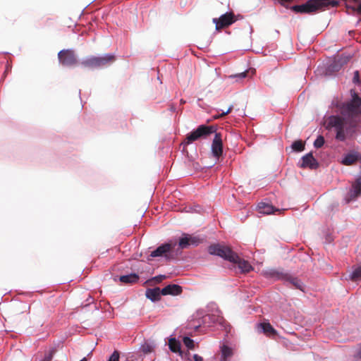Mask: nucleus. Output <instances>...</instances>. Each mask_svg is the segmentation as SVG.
Instances as JSON below:
<instances>
[{"mask_svg": "<svg viewBox=\"0 0 361 361\" xmlns=\"http://www.w3.org/2000/svg\"><path fill=\"white\" fill-rule=\"evenodd\" d=\"M325 142L324 137L322 135H319L314 142V146L316 148H321Z\"/></svg>", "mask_w": 361, "mask_h": 361, "instance_id": "29", "label": "nucleus"}, {"mask_svg": "<svg viewBox=\"0 0 361 361\" xmlns=\"http://www.w3.org/2000/svg\"><path fill=\"white\" fill-rule=\"evenodd\" d=\"M248 73H249L248 71H245L244 72H242V73H240L238 74L231 75H229L228 78H233V79L235 78V79H236V80H240L245 78L247 76Z\"/></svg>", "mask_w": 361, "mask_h": 361, "instance_id": "28", "label": "nucleus"}, {"mask_svg": "<svg viewBox=\"0 0 361 361\" xmlns=\"http://www.w3.org/2000/svg\"><path fill=\"white\" fill-rule=\"evenodd\" d=\"M155 345L153 343H145L141 346V350L145 354L150 353L153 352Z\"/></svg>", "mask_w": 361, "mask_h": 361, "instance_id": "24", "label": "nucleus"}, {"mask_svg": "<svg viewBox=\"0 0 361 361\" xmlns=\"http://www.w3.org/2000/svg\"><path fill=\"white\" fill-rule=\"evenodd\" d=\"M115 60V56L107 54L102 56H90L81 62V64L87 68H97L104 67Z\"/></svg>", "mask_w": 361, "mask_h": 361, "instance_id": "4", "label": "nucleus"}, {"mask_svg": "<svg viewBox=\"0 0 361 361\" xmlns=\"http://www.w3.org/2000/svg\"><path fill=\"white\" fill-rule=\"evenodd\" d=\"M271 276H272V279L276 277V273L275 271H272V274H271Z\"/></svg>", "mask_w": 361, "mask_h": 361, "instance_id": "42", "label": "nucleus"}, {"mask_svg": "<svg viewBox=\"0 0 361 361\" xmlns=\"http://www.w3.org/2000/svg\"><path fill=\"white\" fill-rule=\"evenodd\" d=\"M193 359L195 361H202L203 360V358L197 354H195L193 355Z\"/></svg>", "mask_w": 361, "mask_h": 361, "instance_id": "35", "label": "nucleus"}, {"mask_svg": "<svg viewBox=\"0 0 361 361\" xmlns=\"http://www.w3.org/2000/svg\"><path fill=\"white\" fill-rule=\"evenodd\" d=\"M354 80L357 81L359 80V72L357 71L355 72Z\"/></svg>", "mask_w": 361, "mask_h": 361, "instance_id": "39", "label": "nucleus"}, {"mask_svg": "<svg viewBox=\"0 0 361 361\" xmlns=\"http://www.w3.org/2000/svg\"><path fill=\"white\" fill-rule=\"evenodd\" d=\"M208 252L212 255H216L232 263L238 264L242 273H248L253 269L252 265L246 260L241 259L230 247L219 244L212 245L208 247Z\"/></svg>", "mask_w": 361, "mask_h": 361, "instance_id": "1", "label": "nucleus"}, {"mask_svg": "<svg viewBox=\"0 0 361 361\" xmlns=\"http://www.w3.org/2000/svg\"><path fill=\"white\" fill-rule=\"evenodd\" d=\"M348 109L353 114L361 113V98L356 94H355L352 101L349 103Z\"/></svg>", "mask_w": 361, "mask_h": 361, "instance_id": "13", "label": "nucleus"}, {"mask_svg": "<svg viewBox=\"0 0 361 361\" xmlns=\"http://www.w3.org/2000/svg\"><path fill=\"white\" fill-rule=\"evenodd\" d=\"M80 361H87V359L85 357H83L82 360H80Z\"/></svg>", "mask_w": 361, "mask_h": 361, "instance_id": "44", "label": "nucleus"}, {"mask_svg": "<svg viewBox=\"0 0 361 361\" xmlns=\"http://www.w3.org/2000/svg\"><path fill=\"white\" fill-rule=\"evenodd\" d=\"M354 192L356 196H358L361 194V177L357 178L353 185Z\"/></svg>", "mask_w": 361, "mask_h": 361, "instance_id": "27", "label": "nucleus"}, {"mask_svg": "<svg viewBox=\"0 0 361 361\" xmlns=\"http://www.w3.org/2000/svg\"><path fill=\"white\" fill-rule=\"evenodd\" d=\"M235 20L234 14L232 12H227L219 18H214L213 23L216 25V29L219 30L232 25Z\"/></svg>", "mask_w": 361, "mask_h": 361, "instance_id": "8", "label": "nucleus"}, {"mask_svg": "<svg viewBox=\"0 0 361 361\" xmlns=\"http://www.w3.org/2000/svg\"><path fill=\"white\" fill-rule=\"evenodd\" d=\"M281 210H280L279 209H276L274 206H272V211H271L272 215L276 214L277 212H281Z\"/></svg>", "mask_w": 361, "mask_h": 361, "instance_id": "38", "label": "nucleus"}, {"mask_svg": "<svg viewBox=\"0 0 361 361\" xmlns=\"http://www.w3.org/2000/svg\"><path fill=\"white\" fill-rule=\"evenodd\" d=\"M212 153L214 157L219 159L223 154V141L222 136L220 133H216L214 135L212 143Z\"/></svg>", "mask_w": 361, "mask_h": 361, "instance_id": "9", "label": "nucleus"}, {"mask_svg": "<svg viewBox=\"0 0 361 361\" xmlns=\"http://www.w3.org/2000/svg\"><path fill=\"white\" fill-rule=\"evenodd\" d=\"M257 329L259 333H264L267 336L271 335V324L268 322L259 323L256 325Z\"/></svg>", "mask_w": 361, "mask_h": 361, "instance_id": "19", "label": "nucleus"}, {"mask_svg": "<svg viewBox=\"0 0 361 361\" xmlns=\"http://www.w3.org/2000/svg\"><path fill=\"white\" fill-rule=\"evenodd\" d=\"M139 276L138 274L135 273H131L130 274L121 276L119 278V281L122 283L126 284H133L138 281L139 280Z\"/></svg>", "mask_w": 361, "mask_h": 361, "instance_id": "15", "label": "nucleus"}, {"mask_svg": "<svg viewBox=\"0 0 361 361\" xmlns=\"http://www.w3.org/2000/svg\"><path fill=\"white\" fill-rule=\"evenodd\" d=\"M334 128L336 132L345 128V122L344 118L338 116H331L328 118L326 128L330 129Z\"/></svg>", "mask_w": 361, "mask_h": 361, "instance_id": "10", "label": "nucleus"}, {"mask_svg": "<svg viewBox=\"0 0 361 361\" xmlns=\"http://www.w3.org/2000/svg\"><path fill=\"white\" fill-rule=\"evenodd\" d=\"M107 361H119V353L117 350L114 351Z\"/></svg>", "mask_w": 361, "mask_h": 361, "instance_id": "32", "label": "nucleus"}, {"mask_svg": "<svg viewBox=\"0 0 361 361\" xmlns=\"http://www.w3.org/2000/svg\"><path fill=\"white\" fill-rule=\"evenodd\" d=\"M359 160V157L355 153L348 154L341 161L342 164L345 166H350L354 164Z\"/></svg>", "mask_w": 361, "mask_h": 361, "instance_id": "17", "label": "nucleus"}, {"mask_svg": "<svg viewBox=\"0 0 361 361\" xmlns=\"http://www.w3.org/2000/svg\"><path fill=\"white\" fill-rule=\"evenodd\" d=\"M293 0H277V2L281 6L288 8L289 4H290Z\"/></svg>", "mask_w": 361, "mask_h": 361, "instance_id": "33", "label": "nucleus"}, {"mask_svg": "<svg viewBox=\"0 0 361 361\" xmlns=\"http://www.w3.org/2000/svg\"><path fill=\"white\" fill-rule=\"evenodd\" d=\"M353 10L356 11L357 13L361 14V3L356 7H353Z\"/></svg>", "mask_w": 361, "mask_h": 361, "instance_id": "36", "label": "nucleus"}, {"mask_svg": "<svg viewBox=\"0 0 361 361\" xmlns=\"http://www.w3.org/2000/svg\"><path fill=\"white\" fill-rule=\"evenodd\" d=\"M52 356L51 355H46L41 361H51Z\"/></svg>", "mask_w": 361, "mask_h": 361, "instance_id": "37", "label": "nucleus"}, {"mask_svg": "<svg viewBox=\"0 0 361 361\" xmlns=\"http://www.w3.org/2000/svg\"><path fill=\"white\" fill-rule=\"evenodd\" d=\"M207 319H208L211 323L218 324L222 326H224L226 322L224 317L221 315H220L219 312H217V314H212L204 317L203 318L204 322H206Z\"/></svg>", "mask_w": 361, "mask_h": 361, "instance_id": "14", "label": "nucleus"}, {"mask_svg": "<svg viewBox=\"0 0 361 361\" xmlns=\"http://www.w3.org/2000/svg\"><path fill=\"white\" fill-rule=\"evenodd\" d=\"M164 278H165V276H164V275H160L159 276L155 277V279H157L159 281H161Z\"/></svg>", "mask_w": 361, "mask_h": 361, "instance_id": "40", "label": "nucleus"}, {"mask_svg": "<svg viewBox=\"0 0 361 361\" xmlns=\"http://www.w3.org/2000/svg\"><path fill=\"white\" fill-rule=\"evenodd\" d=\"M172 249V244H162L150 253L147 259L151 260V259L154 257H164L166 259L170 260L173 257Z\"/></svg>", "mask_w": 361, "mask_h": 361, "instance_id": "7", "label": "nucleus"}, {"mask_svg": "<svg viewBox=\"0 0 361 361\" xmlns=\"http://www.w3.org/2000/svg\"><path fill=\"white\" fill-rule=\"evenodd\" d=\"M355 357L361 358V344L357 348L356 353L355 354Z\"/></svg>", "mask_w": 361, "mask_h": 361, "instance_id": "34", "label": "nucleus"}, {"mask_svg": "<svg viewBox=\"0 0 361 361\" xmlns=\"http://www.w3.org/2000/svg\"><path fill=\"white\" fill-rule=\"evenodd\" d=\"M59 63L63 66H73L78 63L75 51L73 49H63L58 54Z\"/></svg>", "mask_w": 361, "mask_h": 361, "instance_id": "5", "label": "nucleus"}, {"mask_svg": "<svg viewBox=\"0 0 361 361\" xmlns=\"http://www.w3.org/2000/svg\"><path fill=\"white\" fill-rule=\"evenodd\" d=\"M318 166V163L312 153H309L302 158L301 168H307L314 169Z\"/></svg>", "mask_w": 361, "mask_h": 361, "instance_id": "11", "label": "nucleus"}, {"mask_svg": "<svg viewBox=\"0 0 361 361\" xmlns=\"http://www.w3.org/2000/svg\"><path fill=\"white\" fill-rule=\"evenodd\" d=\"M292 148L294 151L301 152L305 149V144L302 140H297L292 144Z\"/></svg>", "mask_w": 361, "mask_h": 361, "instance_id": "25", "label": "nucleus"}, {"mask_svg": "<svg viewBox=\"0 0 361 361\" xmlns=\"http://www.w3.org/2000/svg\"><path fill=\"white\" fill-rule=\"evenodd\" d=\"M204 239L200 235L183 233L179 239L178 246L180 249H186L190 246L196 247L203 242Z\"/></svg>", "mask_w": 361, "mask_h": 361, "instance_id": "6", "label": "nucleus"}, {"mask_svg": "<svg viewBox=\"0 0 361 361\" xmlns=\"http://www.w3.org/2000/svg\"><path fill=\"white\" fill-rule=\"evenodd\" d=\"M338 4L336 0H309L304 4L293 6L290 8L295 13H312Z\"/></svg>", "mask_w": 361, "mask_h": 361, "instance_id": "2", "label": "nucleus"}, {"mask_svg": "<svg viewBox=\"0 0 361 361\" xmlns=\"http://www.w3.org/2000/svg\"><path fill=\"white\" fill-rule=\"evenodd\" d=\"M271 331H272V336L276 333L274 328H272Z\"/></svg>", "mask_w": 361, "mask_h": 361, "instance_id": "43", "label": "nucleus"}, {"mask_svg": "<svg viewBox=\"0 0 361 361\" xmlns=\"http://www.w3.org/2000/svg\"><path fill=\"white\" fill-rule=\"evenodd\" d=\"M345 128H343L342 130H338L337 133H336V139L339 140V141H344L346 138V135H345Z\"/></svg>", "mask_w": 361, "mask_h": 361, "instance_id": "30", "label": "nucleus"}, {"mask_svg": "<svg viewBox=\"0 0 361 361\" xmlns=\"http://www.w3.org/2000/svg\"><path fill=\"white\" fill-rule=\"evenodd\" d=\"M257 209L259 214H271V204L269 202H260L257 204Z\"/></svg>", "mask_w": 361, "mask_h": 361, "instance_id": "18", "label": "nucleus"}, {"mask_svg": "<svg viewBox=\"0 0 361 361\" xmlns=\"http://www.w3.org/2000/svg\"><path fill=\"white\" fill-rule=\"evenodd\" d=\"M233 105H231V106H229V108L226 111H221V113L219 114H216V115H214V119H218L219 118H221L227 114H228L233 109Z\"/></svg>", "mask_w": 361, "mask_h": 361, "instance_id": "31", "label": "nucleus"}, {"mask_svg": "<svg viewBox=\"0 0 361 361\" xmlns=\"http://www.w3.org/2000/svg\"><path fill=\"white\" fill-rule=\"evenodd\" d=\"M286 280L291 285H293L295 288L299 289L304 292V284L299 279L293 276H286Z\"/></svg>", "mask_w": 361, "mask_h": 361, "instance_id": "22", "label": "nucleus"}, {"mask_svg": "<svg viewBox=\"0 0 361 361\" xmlns=\"http://www.w3.org/2000/svg\"><path fill=\"white\" fill-rule=\"evenodd\" d=\"M200 326V324L192 326V327L194 328L195 329H197Z\"/></svg>", "mask_w": 361, "mask_h": 361, "instance_id": "41", "label": "nucleus"}, {"mask_svg": "<svg viewBox=\"0 0 361 361\" xmlns=\"http://www.w3.org/2000/svg\"><path fill=\"white\" fill-rule=\"evenodd\" d=\"M161 294V290L159 288H155L152 289H148L146 292V296L147 298L150 299L152 301H157L160 299Z\"/></svg>", "mask_w": 361, "mask_h": 361, "instance_id": "16", "label": "nucleus"}, {"mask_svg": "<svg viewBox=\"0 0 361 361\" xmlns=\"http://www.w3.org/2000/svg\"><path fill=\"white\" fill-rule=\"evenodd\" d=\"M169 348L173 353H178L180 355L182 354L180 350V343L175 338H171L169 339Z\"/></svg>", "mask_w": 361, "mask_h": 361, "instance_id": "20", "label": "nucleus"}, {"mask_svg": "<svg viewBox=\"0 0 361 361\" xmlns=\"http://www.w3.org/2000/svg\"><path fill=\"white\" fill-rule=\"evenodd\" d=\"M350 279L353 281L361 279V264L357 266L350 276Z\"/></svg>", "mask_w": 361, "mask_h": 361, "instance_id": "23", "label": "nucleus"}, {"mask_svg": "<svg viewBox=\"0 0 361 361\" xmlns=\"http://www.w3.org/2000/svg\"><path fill=\"white\" fill-rule=\"evenodd\" d=\"M216 127L214 126L200 125L197 129L187 135L185 143L190 144L200 138L205 139L210 135L216 133Z\"/></svg>", "mask_w": 361, "mask_h": 361, "instance_id": "3", "label": "nucleus"}, {"mask_svg": "<svg viewBox=\"0 0 361 361\" xmlns=\"http://www.w3.org/2000/svg\"><path fill=\"white\" fill-rule=\"evenodd\" d=\"M221 361H228L233 355V350L228 345H224L221 348Z\"/></svg>", "mask_w": 361, "mask_h": 361, "instance_id": "21", "label": "nucleus"}, {"mask_svg": "<svg viewBox=\"0 0 361 361\" xmlns=\"http://www.w3.org/2000/svg\"><path fill=\"white\" fill-rule=\"evenodd\" d=\"M182 292L181 286L176 284H170L161 289V294L163 295H178Z\"/></svg>", "mask_w": 361, "mask_h": 361, "instance_id": "12", "label": "nucleus"}, {"mask_svg": "<svg viewBox=\"0 0 361 361\" xmlns=\"http://www.w3.org/2000/svg\"><path fill=\"white\" fill-rule=\"evenodd\" d=\"M183 342L189 350H193L195 348L194 341L190 337L184 336L183 338Z\"/></svg>", "mask_w": 361, "mask_h": 361, "instance_id": "26", "label": "nucleus"}]
</instances>
